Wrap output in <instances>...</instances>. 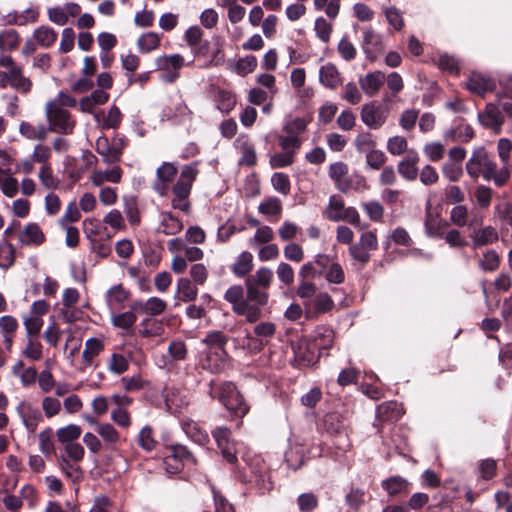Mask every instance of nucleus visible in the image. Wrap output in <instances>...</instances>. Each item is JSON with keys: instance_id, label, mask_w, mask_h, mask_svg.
<instances>
[{"instance_id": "1", "label": "nucleus", "mask_w": 512, "mask_h": 512, "mask_svg": "<svg viewBox=\"0 0 512 512\" xmlns=\"http://www.w3.org/2000/svg\"><path fill=\"white\" fill-rule=\"evenodd\" d=\"M497 164L489 158L485 148L479 147L474 150L472 156L466 163V171L472 178L480 175L487 181L493 180L495 185L503 186L510 177L509 167H502L497 170Z\"/></svg>"}, {"instance_id": "2", "label": "nucleus", "mask_w": 512, "mask_h": 512, "mask_svg": "<svg viewBox=\"0 0 512 512\" xmlns=\"http://www.w3.org/2000/svg\"><path fill=\"white\" fill-rule=\"evenodd\" d=\"M197 174L198 170L195 165H187L183 167L180 177L172 189L173 198L171 204L174 209H178L186 213L189 212L190 202L188 198Z\"/></svg>"}, {"instance_id": "3", "label": "nucleus", "mask_w": 512, "mask_h": 512, "mask_svg": "<svg viewBox=\"0 0 512 512\" xmlns=\"http://www.w3.org/2000/svg\"><path fill=\"white\" fill-rule=\"evenodd\" d=\"M45 114L48 121L49 131L60 134H71L75 127V121L71 114L59 107L56 101H48L45 106Z\"/></svg>"}, {"instance_id": "4", "label": "nucleus", "mask_w": 512, "mask_h": 512, "mask_svg": "<svg viewBox=\"0 0 512 512\" xmlns=\"http://www.w3.org/2000/svg\"><path fill=\"white\" fill-rule=\"evenodd\" d=\"M224 299L233 305V311L245 319L254 323L262 316L259 307L251 305L248 300L243 299V288L240 285L231 286L224 295Z\"/></svg>"}, {"instance_id": "5", "label": "nucleus", "mask_w": 512, "mask_h": 512, "mask_svg": "<svg viewBox=\"0 0 512 512\" xmlns=\"http://www.w3.org/2000/svg\"><path fill=\"white\" fill-rule=\"evenodd\" d=\"M324 217L332 222L346 221L359 226L360 216L353 207H347L344 201L337 195L329 198L328 205L323 213Z\"/></svg>"}, {"instance_id": "6", "label": "nucleus", "mask_w": 512, "mask_h": 512, "mask_svg": "<svg viewBox=\"0 0 512 512\" xmlns=\"http://www.w3.org/2000/svg\"><path fill=\"white\" fill-rule=\"evenodd\" d=\"M218 400L237 416H244L248 412V406L242 396L231 382L223 383L218 388Z\"/></svg>"}, {"instance_id": "7", "label": "nucleus", "mask_w": 512, "mask_h": 512, "mask_svg": "<svg viewBox=\"0 0 512 512\" xmlns=\"http://www.w3.org/2000/svg\"><path fill=\"white\" fill-rule=\"evenodd\" d=\"M194 464L195 459L185 446L177 445L169 449L164 458L165 469L170 474L178 473L186 464Z\"/></svg>"}, {"instance_id": "8", "label": "nucleus", "mask_w": 512, "mask_h": 512, "mask_svg": "<svg viewBox=\"0 0 512 512\" xmlns=\"http://www.w3.org/2000/svg\"><path fill=\"white\" fill-rule=\"evenodd\" d=\"M360 118L370 129H380L388 118V110L376 102H370L362 106Z\"/></svg>"}, {"instance_id": "9", "label": "nucleus", "mask_w": 512, "mask_h": 512, "mask_svg": "<svg viewBox=\"0 0 512 512\" xmlns=\"http://www.w3.org/2000/svg\"><path fill=\"white\" fill-rule=\"evenodd\" d=\"M230 435V430L224 426L217 427L212 431V436L214 437L223 458L229 463H234L237 459V449L236 444L231 441Z\"/></svg>"}, {"instance_id": "10", "label": "nucleus", "mask_w": 512, "mask_h": 512, "mask_svg": "<svg viewBox=\"0 0 512 512\" xmlns=\"http://www.w3.org/2000/svg\"><path fill=\"white\" fill-rule=\"evenodd\" d=\"M184 65V59L179 54L160 56L156 59L157 69L163 70L162 79L171 83L179 77L177 72Z\"/></svg>"}, {"instance_id": "11", "label": "nucleus", "mask_w": 512, "mask_h": 512, "mask_svg": "<svg viewBox=\"0 0 512 512\" xmlns=\"http://www.w3.org/2000/svg\"><path fill=\"white\" fill-rule=\"evenodd\" d=\"M465 86L471 93L483 97L487 92L494 90L495 82L480 72H471Z\"/></svg>"}, {"instance_id": "12", "label": "nucleus", "mask_w": 512, "mask_h": 512, "mask_svg": "<svg viewBox=\"0 0 512 512\" xmlns=\"http://www.w3.org/2000/svg\"><path fill=\"white\" fill-rule=\"evenodd\" d=\"M479 120L484 126L499 133L504 122V116L498 103H488L485 111L479 114Z\"/></svg>"}, {"instance_id": "13", "label": "nucleus", "mask_w": 512, "mask_h": 512, "mask_svg": "<svg viewBox=\"0 0 512 512\" xmlns=\"http://www.w3.org/2000/svg\"><path fill=\"white\" fill-rule=\"evenodd\" d=\"M45 234L34 222L26 224L19 232L18 240L24 246H39L45 242Z\"/></svg>"}, {"instance_id": "14", "label": "nucleus", "mask_w": 512, "mask_h": 512, "mask_svg": "<svg viewBox=\"0 0 512 512\" xmlns=\"http://www.w3.org/2000/svg\"><path fill=\"white\" fill-rule=\"evenodd\" d=\"M177 174V168L169 162H164L156 171L157 179L154 183V189L161 196L167 193V184L170 183Z\"/></svg>"}, {"instance_id": "15", "label": "nucleus", "mask_w": 512, "mask_h": 512, "mask_svg": "<svg viewBox=\"0 0 512 512\" xmlns=\"http://www.w3.org/2000/svg\"><path fill=\"white\" fill-rule=\"evenodd\" d=\"M49 133V128L43 123L34 124L29 121H21L19 134L30 141H44Z\"/></svg>"}, {"instance_id": "16", "label": "nucleus", "mask_w": 512, "mask_h": 512, "mask_svg": "<svg viewBox=\"0 0 512 512\" xmlns=\"http://www.w3.org/2000/svg\"><path fill=\"white\" fill-rule=\"evenodd\" d=\"M123 171L119 166H114L108 170H94L90 175L91 183L96 187H101L104 183L109 182L117 184L121 181Z\"/></svg>"}, {"instance_id": "17", "label": "nucleus", "mask_w": 512, "mask_h": 512, "mask_svg": "<svg viewBox=\"0 0 512 512\" xmlns=\"http://www.w3.org/2000/svg\"><path fill=\"white\" fill-rule=\"evenodd\" d=\"M384 82L385 75L381 71L370 72L359 78L362 91L369 97L376 95Z\"/></svg>"}, {"instance_id": "18", "label": "nucleus", "mask_w": 512, "mask_h": 512, "mask_svg": "<svg viewBox=\"0 0 512 512\" xmlns=\"http://www.w3.org/2000/svg\"><path fill=\"white\" fill-rule=\"evenodd\" d=\"M9 85L19 90L22 93L30 92L32 88V81L27 78L23 73V68L20 65L13 67L7 71Z\"/></svg>"}, {"instance_id": "19", "label": "nucleus", "mask_w": 512, "mask_h": 512, "mask_svg": "<svg viewBox=\"0 0 512 512\" xmlns=\"http://www.w3.org/2000/svg\"><path fill=\"white\" fill-rule=\"evenodd\" d=\"M11 373L13 376L20 379L23 387L32 386L37 380V370L34 367H25L22 360H18L11 367Z\"/></svg>"}, {"instance_id": "20", "label": "nucleus", "mask_w": 512, "mask_h": 512, "mask_svg": "<svg viewBox=\"0 0 512 512\" xmlns=\"http://www.w3.org/2000/svg\"><path fill=\"white\" fill-rule=\"evenodd\" d=\"M382 488L391 497L404 495L409 492V482L400 476H393L382 481Z\"/></svg>"}, {"instance_id": "21", "label": "nucleus", "mask_w": 512, "mask_h": 512, "mask_svg": "<svg viewBox=\"0 0 512 512\" xmlns=\"http://www.w3.org/2000/svg\"><path fill=\"white\" fill-rule=\"evenodd\" d=\"M94 118L102 128L116 129L121 123L122 113L117 106L113 105L106 115L101 111L96 113Z\"/></svg>"}, {"instance_id": "22", "label": "nucleus", "mask_w": 512, "mask_h": 512, "mask_svg": "<svg viewBox=\"0 0 512 512\" xmlns=\"http://www.w3.org/2000/svg\"><path fill=\"white\" fill-rule=\"evenodd\" d=\"M21 42L20 34L15 29L0 31V52L9 53L18 49Z\"/></svg>"}, {"instance_id": "23", "label": "nucleus", "mask_w": 512, "mask_h": 512, "mask_svg": "<svg viewBox=\"0 0 512 512\" xmlns=\"http://www.w3.org/2000/svg\"><path fill=\"white\" fill-rule=\"evenodd\" d=\"M190 279L182 277L177 281L176 296L182 302H191L197 298L198 288Z\"/></svg>"}, {"instance_id": "24", "label": "nucleus", "mask_w": 512, "mask_h": 512, "mask_svg": "<svg viewBox=\"0 0 512 512\" xmlns=\"http://www.w3.org/2000/svg\"><path fill=\"white\" fill-rule=\"evenodd\" d=\"M319 79L324 86L331 89L336 88L342 81L337 67L330 63L320 68Z\"/></svg>"}, {"instance_id": "25", "label": "nucleus", "mask_w": 512, "mask_h": 512, "mask_svg": "<svg viewBox=\"0 0 512 512\" xmlns=\"http://www.w3.org/2000/svg\"><path fill=\"white\" fill-rule=\"evenodd\" d=\"M246 286V300L251 305H255L259 307L261 310L262 306H265L268 303L269 300V294L266 292V289H263L260 286H256L254 284L245 282Z\"/></svg>"}, {"instance_id": "26", "label": "nucleus", "mask_w": 512, "mask_h": 512, "mask_svg": "<svg viewBox=\"0 0 512 512\" xmlns=\"http://www.w3.org/2000/svg\"><path fill=\"white\" fill-rule=\"evenodd\" d=\"M185 434L194 442L204 445L209 442L208 433L203 430L200 425L193 420H185L182 424Z\"/></svg>"}, {"instance_id": "27", "label": "nucleus", "mask_w": 512, "mask_h": 512, "mask_svg": "<svg viewBox=\"0 0 512 512\" xmlns=\"http://www.w3.org/2000/svg\"><path fill=\"white\" fill-rule=\"evenodd\" d=\"M32 39L41 47L48 48L52 46L57 39V32L49 26H39L32 34Z\"/></svg>"}, {"instance_id": "28", "label": "nucleus", "mask_w": 512, "mask_h": 512, "mask_svg": "<svg viewBox=\"0 0 512 512\" xmlns=\"http://www.w3.org/2000/svg\"><path fill=\"white\" fill-rule=\"evenodd\" d=\"M419 158L415 153L414 155H409L405 159L401 160L398 163V172L399 174L408 181H413L417 178L418 168L417 162Z\"/></svg>"}, {"instance_id": "29", "label": "nucleus", "mask_w": 512, "mask_h": 512, "mask_svg": "<svg viewBox=\"0 0 512 512\" xmlns=\"http://www.w3.org/2000/svg\"><path fill=\"white\" fill-rule=\"evenodd\" d=\"M471 238L473 246L480 247L496 242L498 240V233L495 228L487 226L482 229L475 230L471 235Z\"/></svg>"}, {"instance_id": "30", "label": "nucleus", "mask_w": 512, "mask_h": 512, "mask_svg": "<svg viewBox=\"0 0 512 512\" xmlns=\"http://www.w3.org/2000/svg\"><path fill=\"white\" fill-rule=\"evenodd\" d=\"M129 297V292L121 285L112 286L106 293V302L110 309L119 308Z\"/></svg>"}, {"instance_id": "31", "label": "nucleus", "mask_w": 512, "mask_h": 512, "mask_svg": "<svg viewBox=\"0 0 512 512\" xmlns=\"http://www.w3.org/2000/svg\"><path fill=\"white\" fill-rule=\"evenodd\" d=\"M82 429L76 424H69L56 431L58 441L63 445L75 443L81 436Z\"/></svg>"}, {"instance_id": "32", "label": "nucleus", "mask_w": 512, "mask_h": 512, "mask_svg": "<svg viewBox=\"0 0 512 512\" xmlns=\"http://www.w3.org/2000/svg\"><path fill=\"white\" fill-rule=\"evenodd\" d=\"M104 349L103 341L99 338H89L85 342L82 358L87 366H90L95 357Z\"/></svg>"}, {"instance_id": "33", "label": "nucleus", "mask_w": 512, "mask_h": 512, "mask_svg": "<svg viewBox=\"0 0 512 512\" xmlns=\"http://www.w3.org/2000/svg\"><path fill=\"white\" fill-rule=\"evenodd\" d=\"M447 222L428 212L425 219V230L429 237H441L444 229L447 227Z\"/></svg>"}, {"instance_id": "34", "label": "nucleus", "mask_w": 512, "mask_h": 512, "mask_svg": "<svg viewBox=\"0 0 512 512\" xmlns=\"http://www.w3.org/2000/svg\"><path fill=\"white\" fill-rule=\"evenodd\" d=\"M253 268V255L248 252H242L236 259L235 263L232 265V272L237 277H243L247 275Z\"/></svg>"}, {"instance_id": "35", "label": "nucleus", "mask_w": 512, "mask_h": 512, "mask_svg": "<svg viewBox=\"0 0 512 512\" xmlns=\"http://www.w3.org/2000/svg\"><path fill=\"white\" fill-rule=\"evenodd\" d=\"M0 190L8 198H13L19 191L18 180L8 171L0 170Z\"/></svg>"}, {"instance_id": "36", "label": "nucleus", "mask_w": 512, "mask_h": 512, "mask_svg": "<svg viewBox=\"0 0 512 512\" xmlns=\"http://www.w3.org/2000/svg\"><path fill=\"white\" fill-rule=\"evenodd\" d=\"M58 464L65 476L71 479L73 482H77L82 478L83 471L79 465V462L72 461L69 458L59 457Z\"/></svg>"}, {"instance_id": "37", "label": "nucleus", "mask_w": 512, "mask_h": 512, "mask_svg": "<svg viewBox=\"0 0 512 512\" xmlns=\"http://www.w3.org/2000/svg\"><path fill=\"white\" fill-rule=\"evenodd\" d=\"M497 103L508 116H512V78L497 93Z\"/></svg>"}, {"instance_id": "38", "label": "nucleus", "mask_w": 512, "mask_h": 512, "mask_svg": "<svg viewBox=\"0 0 512 512\" xmlns=\"http://www.w3.org/2000/svg\"><path fill=\"white\" fill-rule=\"evenodd\" d=\"M161 38L155 32L142 34L137 40V48L141 53H149L156 50L160 45Z\"/></svg>"}, {"instance_id": "39", "label": "nucleus", "mask_w": 512, "mask_h": 512, "mask_svg": "<svg viewBox=\"0 0 512 512\" xmlns=\"http://www.w3.org/2000/svg\"><path fill=\"white\" fill-rule=\"evenodd\" d=\"M166 302L158 297H151L147 299L145 302H141L136 305L141 312L149 314L151 316H156L164 312L166 309Z\"/></svg>"}, {"instance_id": "40", "label": "nucleus", "mask_w": 512, "mask_h": 512, "mask_svg": "<svg viewBox=\"0 0 512 512\" xmlns=\"http://www.w3.org/2000/svg\"><path fill=\"white\" fill-rule=\"evenodd\" d=\"M159 228L166 235H176L183 229V224L171 213H164Z\"/></svg>"}, {"instance_id": "41", "label": "nucleus", "mask_w": 512, "mask_h": 512, "mask_svg": "<svg viewBox=\"0 0 512 512\" xmlns=\"http://www.w3.org/2000/svg\"><path fill=\"white\" fill-rule=\"evenodd\" d=\"M273 280V272L267 267L259 268L254 275L247 278L245 282L260 286L263 289L269 288Z\"/></svg>"}, {"instance_id": "42", "label": "nucleus", "mask_w": 512, "mask_h": 512, "mask_svg": "<svg viewBox=\"0 0 512 512\" xmlns=\"http://www.w3.org/2000/svg\"><path fill=\"white\" fill-rule=\"evenodd\" d=\"M217 108L225 114L231 112L236 105L235 96L227 90H218L216 93Z\"/></svg>"}, {"instance_id": "43", "label": "nucleus", "mask_w": 512, "mask_h": 512, "mask_svg": "<svg viewBox=\"0 0 512 512\" xmlns=\"http://www.w3.org/2000/svg\"><path fill=\"white\" fill-rule=\"evenodd\" d=\"M353 144L356 150L361 154L369 152L370 150L374 149L377 145L373 135L369 132L359 133L355 137Z\"/></svg>"}, {"instance_id": "44", "label": "nucleus", "mask_w": 512, "mask_h": 512, "mask_svg": "<svg viewBox=\"0 0 512 512\" xmlns=\"http://www.w3.org/2000/svg\"><path fill=\"white\" fill-rule=\"evenodd\" d=\"M140 334L144 337L161 336L164 333L163 323L155 319H145L141 322Z\"/></svg>"}, {"instance_id": "45", "label": "nucleus", "mask_w": 512, "mask_h": 512, "mask_svg": "<svg viewBox=\"0 0 512 512\" xmlns=\"http://www.w3.org/2000/svg\"><path fill=\"white\" fill-rule=\"evenodd\" d=\"M314 31L316 33V37L321 42L328 43L333 32V25L329 23L325 18L318 17L314 23Z\"/></svg>"}, {"instance_id": "46", "label": "nucleus", "mask_w": 512, "mask_h": 512, "mask_svg": "<svg viewBox=\"0 0 512 512\" xmlns=\"http://www.w3.org/2000/svg\"><path fill=\"white\" fill-rule=\"evenodd\" d=\"M313 3L316 10H324L325 14L331 19H335L339 14V0H313Z\"/></svg>"}, {"instance_id": "47", "label": "nucleus", "mask_w": 512, "mask_h": 512, "mask_svg": "<svg viewBox=\"0 0 512 512\" xmlns=\"http://www.w3.org/2000/svg\"><path fill=\"white\" fill-rule=\"evenodd\" d=\"M258 210L266 216L279 215L282 211V204L278 198L269 197L259 204Z\"/></svg>"}, {"instance_id": "48", "label": "nucleus", "mask_w": 512, "mask_h": 512, "mask_svg": "<svg viewBox=\"0 0 512 512\" xmlns=\"http://www.w3.org/2000/svg\"><path fill=\"white\" fill-rule=\"evenodd\" d=\"M500 257L494 250L486 251L479 260V266L484 272H492L498 269Z\"/></svg>"}, {"instance_id": "49", "label": "nucleus", "mask_w": 512, "mask_h": 512, "mask_svg": "<svg viewBox=\"0 0 512 512\" xmlns=\"http://www.w3.org/2000/svg\"><path fill=\"white\" fill-rule=\"evenodd\" d=\"M15 261V248L8 241L0 244V267L7 269L14 264Z\"/></svg>"}, {"instance_id": "50", "label": "nucleus", "mask_w": 512, "mask_h": 512, "mask_svg": "<svg viewBox=\"0 0 512 512\" xmlns=\"http://www.w3.org/2000/svg\"><path fill=\"white\" fill-rule=\"evenodd\" d=\"M348 173V166L344 162L332 163L329 167V176L335 182L336 186L342 189L344 178Z\"/></svg>"}, {"instance_id": "51", "label": "nucleus", "mask_w": 512, "mask_h": 512, "mask_svg": "<svg viewBox=\"0 0 512 512\" xmlns=\"http://www.w3.org/2000/svg\"><path fill=\"white\" fill-rule=\"evenodd\" d=\"M81 218L80 209L75 201H71L66 206L63 216L58 220L60 227H66L68 223L79 221Z\"/></svg>"}, {"instance_id": "52", "label": "nucleus", "mask_w": 512, "mask_h": 512, "mask_svg": "<svg viewBox=\"0 0 512 512\" xmlns=\"http://www.w3.org/2000/svg\"><path fill=\"white\" fill-rule=\"evenodd\" d=\"M42 352V344L39 341L28 337L26 346L22 350V355L31 361H38L42 358Z\"/></svg>"}, {"instance_id": "53", "label": "nucleus", "mask_w": 512, "mask_h": 512, "mask_svg": "<svg viewBox=\"0 0 512 512\" xmlns=\"http://www.w3.org/2000/svg\"><path fill=\"white\" fill-rule=\"evenodd\" d=\"M257 67V59L255 56L248 55L243 58H240L234 67V71L240 75L245 76L249 73H252Z\"/></svg>"}, {"instance_id": "54", "label": "nucleus", "mask_w": 512, "mask_h": 512, "mask_svg": "<svg viewBox=\"0 0 512 512\" xmlns=\"http://www.w3.org/2000/svg\"><path fill=\"white\" fill-rule=\"evenodd\" d=\"M423 152L428 160L437 162L444 157L445 147L440 142H428L424 145Z\"/></svg>"}, {"instance_id": "55", "label": "nucleus", "mask_w": 512, "mask_h": 512, "mask_svg": "<svg viewBox=\"0 0 512 512\" xmlns=\"http://www.w3.org/2000/svg\"><path fill=\"white\" fill-rule=\"evenodd\" d=\"M129 363L127 359L121 355L114 353L108 360L107 368L111 373L122 374L128 370Z\"/></svg>"}, {"instance_id": "56", "label": "nucleus", "mask_w": 512, "mask_h": 512, "mask_svg": "<svg viewBox=\"0 0 512 512\" xmlns=\"http://www.w3.org/2000/svg\"><path fill=\"white\" fill-rule=\"evenodd\" d=\"M313 307L316 313L322 314L329 312L334 307V302L328 293H319L313 300Z\"/></svg>"}, {"instance_id": "57", "label": "nucleus", "mask_w": 512, "mask_h": 512, "mask_svg": "<svg viewBox=\"0 0 512 512\" xmlns=\"http://www.w3.org/2000/svg\"><path fill=\"white\" fill-rule=\"evenodd\" d=\"M366 164L374 170L380 169L386 162V155L383 151L376 149V147L369 152L365 153Z\"/></svg>"}, {"instance_id": "58", "label": "nucleus", "mask_w": 512, "mask_h": 512, "mask_svg": "<svg viewBox=\"0 0 512 512\" xmlns=\"http://www.w3.org/2000/svg\"><path fill=\"white\" fill-rule=\"evenodd\" d=\"M408 148V142L403 136H393L387 141V150L390 154L398 156L403 154Z\"/></svg>"}, {"instance_id": "59", "label": "nucleus", "mask_w": 512, "mask_h": 512, "mask_svg": "<svg viewBox=\"0 0 512 512\" xmlns=\"http://www.w3.org/2000/svg\"><path fill=\"white\" fill-rule=\"evenodd\" d=\"M96 431L101 436V438L107 443L114 444L119 441V433L111 424H98Z\"/></svg>"}, {"instance_id": "60", "label": "nucleus", "mask_w": 512, "mask_h": 512, "mask_svg": "<svg viewBox=\"0 0 512 512\" xmlns=\"http://www.w3.org/2000/svg\"><path fill=\"white\" fill-rule=\"evenodd\" d=\"M442 173L449 181L456 182L463 175L462 164L447 161L442 166Z\"/></svg>"}, {"instance_id": "61", "label": "nucleus", "mask_w": 512, "mask_h": 512, "mask_svg": "<svg viewBox=\"0 0 512 512\" xmlns=\"http://www.w3.org/2000/svg\"><path fill=\"white\" fill-rule=\"evenodd\" d=\"M240 150L242 153L239 159L240 165L253 166L256 163L257 156L254 147L247 141H243L240 144Z\"/></svg>"}, {"instance_id": "62", "label": "nucleus", "mask_w": 512, "mask_h": 512, "mask_svg": "<svg viewBox=\"0 0 512 512\" xmlns=\"http://www.w3.org/2000/svg\"><path fill=\"white\" fill-rule=\"evenodd\" d=\"M51 157V149L49 146L38 144L34 147L31 158L35 163L41 166H48Z\"/></svg>"}, {"instance_id": "63", "label": "nucleus", "mask_w": 512, "mask_h": 512, "mask_svg": "<svg viewBox=\"0 0 512 512\" xmlns=\"http://www.w3.org/2000/svg\"><path fill=\"white\" fill-rule=\"evenodd\" d=\"M85 455V451L83 446L80 443H70L64 446V454H62L61 458H69L72 461L80 462L83 460Z\"/></svg>"}, {"instance_id": "64", "label": "nucleus", "mask_w": 512, "mask_h": 512, "mask_svg": "<svg viewBox=\"0 0 512 512\" xmlns=\"http://www.w3.org/2000/svg\"><path fill=\"white\" fill-rule=\"evenodd\" d=\"M337 49L340 56L346 61H351L356 57L357 50L347 37H343L339 41Z\"/></svg>"}]
</instances>
